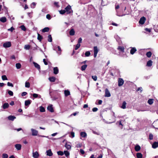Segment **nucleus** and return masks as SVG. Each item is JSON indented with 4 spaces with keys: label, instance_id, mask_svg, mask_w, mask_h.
<instances>
[{
    "label": "nucleus",
    "instance_id": "obj_1",
    "mask_svg": "<svg viewBox=\"0 0 158 158\" xmlns=\"http://www.w3.org/2000/svg\"><path fill=\"white\" fill-rule=\"evenodd\" d=\"M65 10L67 14H70L71 13L72 11H73L71 10V6L70 5L67 6L65 9Z\"/></svg>",
    "mask_w": 158,
    "mask_h": 158
},
{
    "label": "nucleus",
    "instance_id": "obj_2",
    "mask_svg": "<svg viewBox=\"0 0 158 158\" xmlns=\"http://www.w3.org/2000/svg\"><path fill=\"white\" fill-rule=\"evenodd\" d=\"M124 81L123 79L121 78H119L118 80V84L119 86H122L123 84Z\"/></svg>",
    "mask_w": 158,
    "mask_h": 158
},
{
    "label": "nucleus",
    "instance_id": "obj_3",
    "mask_svg": "<svg viewBox=\"0 0 158 158\" xmlns=\"http://www.w3.org/2000/svg\"><path fill=\"white\" fill-rule=\"evenodd\" d=\"M146 20V18L144 17H142L140 19L139 21V23L142 25L144 24Z\"/></svg>",
    "mask_w": 158,
    "mask_h": 158
},
{
    "label": "nucleus",
    "instance_id": "obj_4",
    "mask_svg": "<svg viewBox=\"0 0 158 158\" xmlns=\"http://www.w3.org/2000/svg\"><path fill=\"white\" fill-rule=\"evenodd\" d=\"M94 58H95L97 56V53L98 52V48L97 46H94Z\"/></svg>",
    "mask_w": 158,
    "mask_h": 158
},
{
    "label": "nucleus",
    "instance_id": "obj_5",
    "mask_svg": "<svg viewBox=\"0 0 158 158\" xmlns=\"http://www.w3.org/2000/svg\"><path fill=\"white\" fill-rule=\"evenodd\" d=\"M11 43L10 42H7L4 43L3 44V46L5 48L10 47L11 46Z\"/></svg>",
    "mask_w": 158,
    "mask_h": 158
},
{
    "label": "nucleus",
    "instance_id": "obj_6",
    "mask_svg": "<svg viewBox=\"0 0 158 158\" xmlns=\"http://www.w3.org/2000/svg\"><path fill=\"white\" fill-rule=\"evenodd\" d=\"M52 106V105L51 104L48 106L47 107L48 110L51 112H54V110Z\"/></svg>",
    "mask_w": 158,
    "mask_h": 158
},
{
    "label": "nucleus",
    "instance_id": "obj_7",
    "mask_svg": "<svg viewBox=\"0 0 158 158\" xmlns=\"http://www.w3.org/2000/svg\"><path fill=\"white\" fill-rule=\"evenodd\" d=\"M111 95L108 89L107 88H106L105 90V97H110Z\"/></svg>",
    "mask_w": 158,
    "mask_h": 158
},
{
    "label": "nucleus",
    "instance_id": "obj_8",
    "mask_svg": "<svg viewBox=\"0 0 158 158\" xmlns=\"http://www.w3.org/2000/svg\"><path fill=\"white\" fill-rule=\"evenodd\" d=\"M9 106V105L8 103H4L2 106V107L4 109H6L8 108Z\"/></svg>",
    "mask_w": 158,
    "mask_h": 158
},
{
    "label": "nucleus",
    "instance_id": "obj_9",
    "mask_svg": "<svg viewBox=\"0 0 158 158\" xmlns=\"http://www.w3.org/2000/svg\"><path fill=\"white\" fill-rule=\"evenodd\" d=\"M15 147L17 150H20L22 148V145L19 144H17L15 145Z\"/></svg>",
    "mask_w": 158,
    "mask_h": 158
},
{
    "label": "nucleus",
    "instance_id": "obj_10",
    "mask_svg": "<svg viewBox=\"0 0 158 158\" xmlns=\"http://www.w3.org/2000/svg\"><path fill=\"white\" fill-rule=\"evenodd\" d=\"M137 51V49L133 47L132 48L130 52V53L131 54L133 55L134 53Z\"/></svg>",
    "mask_w": 158,
    "mask_h": 158
},
{
    "label": "nucleus",
    "instance_id": "obj_11",
    "mask_svg": "<svg viewBox=\"0 0 158 158\" xmlns=\"http://www.w3.org/2000/svg\"><path fill=\"white\" fill-rule=\"evenodd\" d=\"M33 156L34 158H38L39 156L38 152L36 151L33 153Z\"/></svg>",
    "mask_w": 158,
    "mask_h": 158
},
{
    "label": "nucleus",
    "instance_id": "obj_12",
    "mask_svg": "<svg viewBox=\"0 0 158 158\" xmlns=\"http://www.w3.org/2000/svg\"><path fill=\"white\" fill-rule=\"evenodd\" d=\"M152 148H156L158 147V141L157 142H154L152 145Z\"/></svg>",
    "mask_w": 158,
    "mask_h": 158
},
{
    "label": "nucleus",
    "instance_id": "obj_13",
    "mask_svg": "<svg viewBox=\"0 0 158 158\" xmlns=\"http://www.w3.org/2000/svg\"><path fill=\"white\" fill-rule=\"evenodd\" d=\"M32 134V135L36 136L37 135L38 132L37 131L33 129H31Z\"/></svg>",
    "mask_w": 158,
    "mask_h": 158
},
{
    "label": "nucleus",
    "instance_id": "obj_14",
    "mask_svg": "<svg viewBox=\"0 0 158 158\" xmlns=\"http://www.w3.org/2000/svg\"><path fill=\"white\" fill-rule=\"evenodd\" d=\"M46 152L47 155L49 156H52L53 155V153L51 149H49Z\"/></svg>",
    "mask_w": 158,
    "mask_h": 158
},
{
    "label": "nucleus",
    "instance_id": "obj_15",
    "mask_svg": "<svg viewBox=\"0 0 158 158\" xmlns=\"http://www.w3.org/2000/svg\"><path fill=\"white\" fill-rule=\"evenodd\" d=\"M59 73V69L57 67H55L53 68V73L55 74H57Z\"/></svg>",
    "mask_w": 158,
    "mask_h": 158
},
{
    "label": "nucleus",
    "instance_id": "obj_16",
    "mask_svg": "<svg viewBox=\"0 0 158 158\" xmlns=\"http://www.w3.org/2000/svg\"><path fill=\"white\" fill-rule=\"evenodd\" d=\"M31 100H26L25 102V106H28L31 104Z\"/></svg>",
    "mask_w": 158,
    "mask_h": 158
},
{
    "label": "nucleus",
    "instance_id": "obj_17",
    "mask_svg": "<svg viewBox=\"0 0 158 158\" xmlns=\"http://www.w3.org/2000/svg\"><path fill=\"white\" fill-rule=\"evenodd\" d=\"M33 63L34 64L35 67L36 68L39 70H40V66L38 64L34 62H33Z\"/></svg>",
    "mask_w": 158,
    "mask_h": 158
},
{
    "label": "nucleus",
    "instance_id": "obj_18",
    "mask_svg": "<svg viewBox=\"0 0 158 158\" xmlns=\"http://www.w3.org/2000/svg\"><path fill=\"white\" fill-rule=\"evenodd\" d=\"M43 39L42 35H41L40 34L37 33V39L40 41L41 42Z\"/></svg>",
    "mask_w": 158,
    "mask_h": 158
},
{
    "label": "nucleus",
    "instance_id": "obj_19",
    "mask_svg": "<svg viewBox=\"0 0 158 158\" xmlns=\"http://www.w3.org/2000/svg\"><path fill=\"white\" fill-rule=\"evenodd\" d=\"M69 35H70L73 36L75 35V31L73 28L71 29L69 32Z\"/></svg>",
    "mask_w": 158,
    "mask_h": 158
},
{
    "label": "nucleus",
    "instance_id": "obj_20",
    "mask_svg": "<svg viewBox=\"0 0 158 158\" xmlns=\"http://www.w3.org/2000/svg\"><path fill=\"white\" fill-rule=\"evenodd\" d=\"M16 118L15 116L12 115L9 116L8 117V119L11 121H13Z\"/></svg>",
    "mask_w": 158,
    "mask_h": 158
},
{
    "label": "nucleus",
    "instance_id": "obj_21",
    "mask_svg": "<svg viewBox=\"0 0 158 158\" xmlns=\"http://www.w3.org/2000/svg\"><path fill=\"white\" fill-rule=\"evenodd\" d=\"M152 61L151 60H150L147 62L146 66L148 67H151L152 65Z\"/></svg>",
    "mask_w": 158,
    "mask_h": 158
},
{
    "label": "nucleus",
    "instance_id": "obj_22",
    "mask_svg": "<svg viewBox=\"0 0 158 158\" xmlns=\"http://www.w3.org/2000/svg\"><path fill=\"white\" fill-rule=\"evenodd\" d=\"M56 77H51L49 78V80L52 82H54L56 80Z\"/></svg>",
    "mask_w": 158,
    "mask_h": 158
},
{
    "label": "nucleus",
    "instance_id": "obj_23",
    "mask_svg": "<svg viewBox=\"0 0 158 158\" xmlns=\"http://www.w3.org/2000/svg\"><path fill=\"white\" fill-rule=\"evenodd\" d=\"M49 31V28L48 27H45L42 30L43 32H48Z\"/></svg>",
    "mask_w": 158,
    "mask_h": 158
},
{
    "label": "nucleus",
    "instance_id": "obj_24",
    "mask_svg": "<svg viewBox=\"0 0 158 158\" xmlns=\"http://www.w3.org/2000/svg\"><path fill=\"white\" fill-rule=\"evenodd\" d=\"M118 49L123 52H124V48L123 46H118Z\"/></svg>",
    "mask_w": 158,
    "mask_h": 158
},
{
    "label": "nucleus",
    "instance_id": "obj_25",
    "mask_svg": "<svg viewBox=\"0 0 158 158\" xmlns=\"http://www.w3.org/2000/svg\"><path fill=\"white\" fill-rule=\"evenodd\" d=\"M141 149L139 145H137L135 146V151L138 152Z\"/></svg>",
    "mask_w": 158,
    "mask_h": 158
},
{
    "label": "nucleus",
    "instance_id": "obj_26",
    "mask_svg": "<svg viewBox=\"0 0 158 158\" xmlns=\"http://www.w3.org/2000/svg\"><path fill=\"white\" fill-rule=\"evenodd\" d=\"M0 21L2 23H5L6 21V18L5 17H2L1 18Z\"/></svg>",
    "mask_w": 158,
    "mask_h": 158
},
{
    "label": "nucleus",
    "instance_id": "obj_27",
    "mask_svg": "<svg viewBox=\"0 0 158 158\" xmlns=\"http://www.w3.org/2000/svg\"><path fill=\"white\" fill-rule=\"evenodd\" d=\"M80 135L82 137L85 138L87 134L85 132H81L80 133Z\"/></svg>",
    "mask_w": 158,
    "mask_h": 158
},
{
    "label": "nucleus",
    "instance_id": "obj_28",
    "mask_svg": "<svg viewBox=\"0 0 158 158\" xmlns=\"http://www.w3.org/2000/svg\"><path fill=\"white\" fill-rule=\"evenodd\" d=\"M40 110L41 112H44L45 111V108L42 106L40 107Z\"/></svg>",
    "mask_w": 158,
    "mask_h": 158
},
{
    "label": "nucleus",
    "instance_id": "obj_29",
    "mask_svg": "<svg viewBox=\"0 0 158 158\" xmlns=\"http://www.w3.org/2000/svg\"><path fill=\"white\" fill-rule=\"evenodd\" d=\"M87 66V65L86 64L82 65L81 67V70L82 71H84L86 69V68Z\"/></svg>",
    "mask_w": 158,
    "mask_h": 158
},
{
    "label": "nucleus",
    "instance_id": "obj_30",
    "mask_svg": "<svg viewBox=\"0 0 158 158\" xmlns=\"http://www.w3.org/2000/svg\"><path fill=\"white\" fill-rule=\"evenodd\" d=\"M65 95L66 96H68L70 94V92L69 90H65L64 91Z\"/></svg>",
    "mask_w": 158,
    "mask_h": 158
},
{
    "label": "nucleus",
    "instance_id": "obj_31",
    "mask_svg": "<svg viewBox=\"0 0 158 158\" xmlns=\"http://www.w3.org/2000/svg\"><path fill=\"white\" fill-rule=\"evenodd\" d=\"M154 99H149L148 101V103L149 105H152Z\"/></svg>",
    "mask_w": 158,
    "mask_h": 158
},
{
    "label": "nucleus",
    "instance_id": "obj_32",
    "mask_svg": "<svg viewBox=\"0 0 158 158\" xmlns=\"http://www.w3.org/2000/svg\"><path fill=\"white\" fill-rule=\"evenodd\" d=\"M146 55L147 57L150 58L151 57L152 55V52L151 51H149L146 53Z\"/></svg>",
    "mask_w": 158,
    "mask_h": 158
},
{
    "label": "nucleus",
    "instance_id": "obj_33",
    "mask_svg": "<svg viewBox=\"0 0 158 158\" xmlns=\"http://www.w3.org/2000/svg\"><path fill=\"white\" fill-rule=\"evenodd\" d=\"M65 146L68 150H69L71 149V145L70 144H68L67 143L65 144Z\"/></svg>",
    "mask_w": 158,
    "mask_h": 158
},
{
    "label": "nucleus",
    "instance_id": "obj_34",
    "mask_svg": "<svg viewBox=\"0 0 158 158\" xmlns=\"http://www.w3.org/2000/svg\"><path fill=\"white\" fill-rule=\"evenodd\" d=\"M136 156L137 158H142L143 155L141 153H137L136 154Z\"/></svg>",
    "mask_w": 158,
    "mask_h": 158
},
{
    "label": "nucleus",
    "instance_id": "obj_35",
    "mask_svg": "<svg viewBox=\"0 0 158 158\" xmlns=\"http://www.w3.org/2000/svg\"><path fill=\"white\" fill-rule=\"evenodd\" d=\"M48 41L49 42H52V38L51 35H49L48 36Z\"/></svg>",
    "mask_w": 158,
    "mask_h": 158
},
{
    "label": "nucleus",
    "instance_id": "obj_36",
    "mask_svg": "<svg viewBox=\"0 0 158 158\" xmlns=\"http://www.w3.org/2000/svg\"><path fill=\"white\" fill-rule=\"evenodd\" d=\"M126 103L125 101L123 102L121 108L123 109H124L126 108Z\"/></svg>",
    "mask_w": 158,
    "mask_h": 158
},
{
    "label": "nucleus",
    "instance_id": "obj_37",
    "mask_svg": "<svg viewBox=\"0 0 158 158\" xmlns=\"http://www.w3.org/2000/svg\"><path fill=\"white\" fill-rule=\"evenodd\" d=\"M21 66V64L19 63H16V67L17 69H20Z\"/></svg>",
    "mask_w": 158,
    "mask_h": 158
},
{
    "label": "nucleus",
    "instance_id": "obj_38",
    "mask_svg": "<svg viewBox=\"0 0 158 158\" xmlns=\"http://www.w3.org/2000/svg\"><path fill=\"white\" fill-rule=\"evenodd\" d=\"M64 154L65 156L67 157L68 156H69L70 155L69 152L67 151H64Z\"/></svg>",
    "mask_w": 158,
    "mask_h": 158
},
{
    "label": "nucleus",
    "instance_id": "obj_39",
    "mask_svg": "<svg viewBox=\"0 0 158 158\" xmlns=\"http://www.w3.org/2000/svg\"><path fill=\"white\" fill-rule=\"evenodd\" d=\"M31 47V46L29 44L26 45L24 46V48L26 50H29Z\"/></svg>",
    "mask_w": 158,
    "mask_h": 158
},
{
    "label": "nucleus",
    "instance_id": "obj_40",
    "mask_svg": "<svg viewBox=\"0 0 158 158\" xmlns=\"http://www.w3.org/2000/svg\"><path fill=\"white\" fill-rule=\"evenodd\" d=\"M20 28L23 31H25L26 30L25 27L24 25H22L20 26Z\"/></svg>",
    "mask_w": 158,
    "mask_h": 158
},
{
    "label": "nucleus",
    "instance_id": "obj_41",
    "mask_svg": "<svg viewBox=\"0 0 158 158\" xmlns=\"http://www.w3.org/2000/svg\"><path fill=\"white\" fill-rule=\"evenodd\" d=\"M90 55V52L89 51H86L85 53V56H89Z\"/></svg>",
    "mask_w": 158,
    "mask_h": 158
},
{
    "label": "nucleus",
    "instance_id": "obj_42",
    "mask_svg": "<svg viewBox=\"0 0 158 158\" xmlns=\"http://www.w3.org/2000/svg\"><path fill=\"white\" fill-rule=\"evenodd\" d=\"M57 153L58 155H60L61 156H63L64 154L63 152L61 151H59L57 152Z\"/></svg>",
    "mask_w": 158,
    "mask_h": 158
},
{
    "label": "nucleus",
    "instance_id": "obj_43",
    "mask_svg": "<svg viewBox=\"0 0 158 158\" xmlns=\"http://www.w3.org/2000/svg\"><path fill=\"white\" fill-rule=\"evenodd\" d=\"M25 86L27 88H29L30 87V84L29 82H26L25 83Z\"/></svg>",
    "mask_w": 158,
    "mask_h": 158
},
{
    "label": "nucleus",
    "instance_id": "obj_44",
    "mask_svg": "<svg viewBox=\"0 0 158 158\" xmlns=\"http://www.w3.org/2000/svg\"><path fill=\"white\" fill-rule=\"evenodd\" d=\"M2 158H8V155L6 153H3L2 155Z\"/></svg>",
    "mask_w": 158,
    "mask_h": 158
},
{
    "label": "nucleus",
    "instance_id": "obj_45",
    "mask_svg": "<svg viewBox=\"0 0 158 158\" xmlns=\"http://www.w3.org/2000/svg\"><path fill=\"white\" fill-rule=\"evenodd\" d=\"M2 80L3 81L6 80H8V79H7L6 76L5 75H2Z\"/></svg>",
    "mask_w": 158,
    "mask_h": 158
},
{
    "label": "nucleus",
    "instance_id": "obj_46",
    "mask_svg": "<svg viewBox=\"0 0 158 158\" xmlns=\"http://www.w3.org/2000/svg\"><path fill=\"white\" fill-rule=\"evenodd\" d=\"M36 5V3L35 2H33L32 3L31 7L32 8H34Z\"/></svg>",
    "mask_w": 158,
    "mask_h": 158
},
{
    "label": "nucleus",
    "instance_id": "obj_47",
    "mask_svg": "<svg viewBox=\"0 0 158 158\" xmlns=\"http://www.w3.org/2000/svg\"><path fill=\"white\" fill-rule=\"evenodd\" d=\"M81 44H77L76 45L75 49V50H77L80 47Z\"/></svg>",
    "mask_w": 158,
    "mask_h": 158
},
{
    "label": "nucleus",
    "instance_id": "obj_48",
    "mask_svg": "<svg viewBox=\"0 0 158 158\" xmlns=\"http://www.w3.org/2000/svg\"><path fill=\"white\" fill-rule=\"evenodd\" d=\"M8 94L10 96H13V93L11 90H9L8 91Z\"/></svg>",
    "mask_w": 158,
    "mask_h": 158
},
{
    "label": "nucleus",
    "instance_id": "obj_49",
    "mask_svg": "<svg viewBox=\"0 0 158 158\" xmlns=\"http://www.w3.org/2000/svg\"><path fill=\"white\" fill-rule=\"evenodd\" d=\"M66 12V11L64 10H61L60 11V13L61 15L64 14Z\"/></svg>",
    "mask_w": 158,
    "mask_h": 158
},
{
    "label": "nucleus",
    "instance_id": "obj_50",
    "mask_svg": "<svg viewBox=\"0 0 158 158\" xmlns=\"http://www.w3.org/2000/svg\"><path fill=\"white\" fill-rule=\"evenodd\" d=\"M59 2H54V5L56 6L57 7H59L60 6L59 5Z\"/></svg>",
    "mask_w": 158,
    "mask_h": 158
},
{
    "label": "nucleus",
    "instance_id": "obj_51",
    "mask_svg": "<svg viewBox=\"0 0 158 158\" xmlns=\"http://www.w3.org/2000/svg\"><path fill=\"white\" fill-rule=\"evenodd\" d=\"M92 78L94 80V81H97V77L96 76H92Z\"/></svg>",
    "mask_w": 158,
    "mask_h": 158
},
{
    "label": "nucleus",
    "instance_id": "obj_52",
    "mask_svg": "<svg viewBox=\"0 0 158 158\" xmlns=\"http://www.w3.org/2000/svg\"><path fill=\"white\" fill-rule=\"evenodd\" d=\"M81 144L79 143L76 145V147L77 148H80L81 147Z\"/></svg>",
    "mask_w": 158,
    "mask_h": 158
},
{
    "label": "nucleus",
    "instance_id": "obj_53",
    "mask_svg": "<svg viewBox=\"0 0 158 158\" xmlns=\"http://www.w3.org/2000/svg\"><path fill=\"white\" fill-rule=\"evenodd\" d=\"M149 139L152 140L153 139V135L152 134H150L149 135Z\"/></svg>",
    "mask_w": 158,
    "mask_h": 158
},
{
    "label": "nucleus",
    "instance_id": "obj_54",
    "mask_svg": "<svg viewBox=\"0 0 158 158\" xmlns=\"http://www.w3.org/2000/svg\"><path fill=\"white\" fill-rule=\"evenodd\" d=\"M7 85L10 86H11L12 87H13L14 85L13 84L10 82H8L7 83Z\"/></svg>",
    "mask_w": 158,
    "mask_h": 158
},
{
    "label": "nucleus",
    "instance_id": "obj_55",
    "mask_svg": "<svg viewBox=\"0 0 158 158\" xmlns=\"http://www.w3.org/2000/svg\"><path fill=\"white\" fill-rule=\"evenodd\" d=\"M46 18L48 19L49 20H50L51 19V15L48 14H47V15H46Z\"/></svg>",
    "mask_w": 158,
    "mask_h": 158
},
{
    "label": "nucleus",
    "instance_id": "obj_56",
    "mask_svg": "<svg viewBox=\"0 0 158 158\" xmlns=\"http://www.w3.org/2000/svg\"><path fill=\"white\" fill-rule=\"evenodd\" d=\"M80 152L82 155H84L85 153L84 151L82 149H80Z\"/></svg>",
    "mask_w": 158,
    "mask_h": 158
},
{
    "label": "nucleus",
    "instance_id": "obj_57",
    "mask_svg": "<svg viewBox=\"0 0 158 158\" xmlns=\"http://www.w3.org/2000/svg\"><path fill=\"white\" fill-rule=\"evenodd\" d=\"M98 110V109L97 107H94L93 108L92 111H93L95 112L97 111Z\"/></svg>",
    "mask_w": 158,
    "mask_h": 158
},
{
    "label": "nucleus",
    "instance_id": "obj_58",
    "mask_svg": "<svg viewBox=\"0 0 158 158\" xmlns=\"http://www.w3.org/2000/svg\"><path fill=\"white\" fill-rule=\"evenodd\" d=\"M82 40V39H81V38H80L78 40V44H80V43H81Z\"/></svg>",
    "mask_w": 158,
    "mask_h": 158
},
{
    "label": "nucleus",
    "instance_id": "obj_59",
    "mask_svg": "<svg viewBox=\"0 0 158 158\" xmlns=\"http://www.w3.org/2000/svg\"><path fill=\"white\" fill-rule=\"evenodd\" d=\"M70 134H71V137L72 138H73L75 136V133L74 132L72 131V132H71V133H70Z\"/></svg>",
    "mask_w": 158,
    "mask_h": 158
},
{
    "label": "nucleus",
    "instance_id": "obj_60",
    "mask_svg": "<svg viewBox=\"0 0 158 158\" xmlns=\"http://www.w3.org/2000/svg\"><path fill=\"white\" fill-rule=\"evenodd\" d=\"M14 29L15 28L12 27L8 29V30L10 31L11 32H12Z\"/></svg>",
    "mask_w": 158,
    "mask_h": 158
},
{
    "label": "nucleus",
    "instance_id": "obj_61",
    "mask_svg": "<svg viewBox=\"0 0 158 158\" xmlns=\"http://www.w3.org/2000/svg\"><path fill=\"white\" fill-rule=\"evenodd\" d=\"M32 95L34 98H37L38 97V94H33Z\"/></svg>",
    "mask_w": 158,
    "mask_h": 158
},
{
    "label": "nucleus",
    "instance_id": "obj_62",
    "mask_svg": "<svg viewBox=\"0 0 158 158\" xmlns=\"http://www.w3.org/2000/svg\"><path fill=\"white\" fill-rule=\"evenodd\" d=\"M140 91V92H141L142 91V88L141 87H139L136 90L137 91Z\"/></svg>",
    "mask_w": 158,
    "mask_h": 158
},
{
    "label": "nucleus",
    "instance_id": "obj_63",
    "mask_svg": "<svg viewBox=\"0 0 158 158\" xmlns=\"http://www.w3.org/2000/svg\"><path fill=\"white\" fill-rule=\"evenodd\" d=\"M43 60V62L44 63V64L45 65H47L48 64V63L46 61V59H44Z\"/></svg>",
    "mask_w": 158,
    "mask_h": 158
},
{
    "label": "nucleus",
    "instance_id": "obj_64",
    "mask_svg": "<svg viewBox=\"0 0 158 158\" xmlns=\"http://www.w3.org/2000/svg\"><path fill=\"white\" fill-rule=\"evenodd\" d=\"M27 94V93L26 92H24L22 93L21 95L22 96H25Z\"/></svg>",
    "mask_w": 158,
    "mask_h": 158
}]
</instances>
